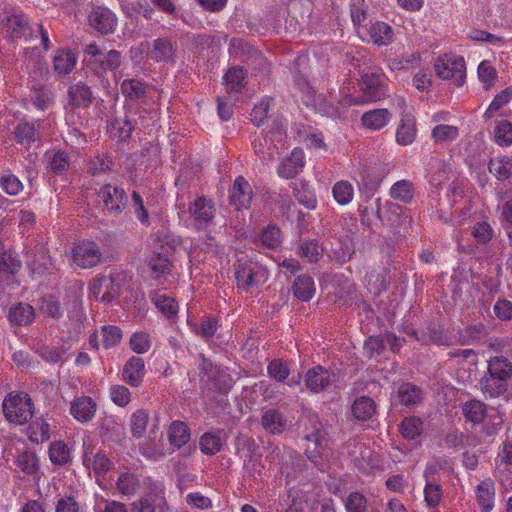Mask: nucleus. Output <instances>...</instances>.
Masks as SVG:
<instances>
[{"instance_id": "33", "label": "nucleus", "mask_w": 512, "mask_h": 512, "mask_svg": "<svg viewBox=\"0 0 512 512\" xmlns=\"http://www.w3.org/2000/svg\"><path fill=\"white\" fill-rule=\"evenodd\" d=\"M281 242L280 229L275 225H268L259 233L256 245L258 247L275 250L281 245Z\"/></svg>"}, {"instance_id": "8", "label": "nucleus", "mask_w": 512, "mask_h": 512, "mask_svg": "<svg viewBox=\"0 0 512 512\" xmlns=\"http://www.w3.org/2000/svg\"><path fill=\"white\" fill-rule=\"evenodd\" d=\"M99 203L110 215H120L128 205V196L125 190L110 183L101 186L97 193Z\"/></svg>"}, {"instance_id": "36", "label": "nucleus", "mask_w": 512, "mask_h": 512, "mask_svg": "<svg viewBox=\"0 0 512 512\" xmlns=\"http://www.w3.org/2000/svg\"><path fill=\"white\" fill-rule=\"evenodd\" d=\"M168 439L171 445L181 448L190 440V429L182 421H173L168 430Z\"/></svg>"}, {"instance_id": "29", "label": "nucleus", "mask_w": 512, "mask_h": 512, "mask_svg": "<svg viewBox=\"0 0 512 512\" xmlns=\"http://www.w3.org/2000/svg\"><path fill=\"white\" fill-rule=\"evenodd\" d=\"M391 114L387 109H375L365 112L361 117L364 127L372 130H380L387 125Z\"/></svg>"}, {"instance_id": "46", "label": "nucleus", "mask_w": 512, "mask_h": 512, "mask_svg": "<svg viewBox=\"0 0 512 512\" xmlns=\"http://www.w3.org/2000/svg\"><path fill=\"white\" fill-rule=\"evenodd\" d=\"M332 194L335 201L340 205H346L353 200L354 188L349 181L341 180L334 184Z\"/></svg>"}, {"instance_id": "45", "label": "nucleus", "mask_w": 512, "mask_h": 512, "mask_svg": "<svg viewBox=\"0 0 512 512\" xmlns=\"http://www.w3.org/2000/svg\"><path fill=\"white\" fill-rule=\"evenodd\" d=\"M28 432L31 441L42 443L50 438V425L43 418H37L29 425Z\"/></svg>"}, {"instance_id": "20", "label": "nucleus", "mask_w": 512, "mask_h": 512, "mask_svg": "<svg viewBox=\"0 0 512 512\" xmlns=\"http://www.w3.org/2000/svg\"><path fill=\"white\" fill-rule=\"evenodd\" d=\"M13 133L16 142L27 148L31 147L32 143L40 141V133L34 122L20 121Z\"/></svg>"}, {"instance_id": "50", "label": "nucleus", "mask_w": 512, "mask_h": 512, "mask_svg": "<svg viewBox=\"0 0 512 512\" xmlns=\"http://www.w3.org/2000/svg\"><path fill=\"white\" fill-rule=\"evenodd\" d=\"M293 194L298 202L304 205L308 209H314L316 207L315 195L308 189V184L304 182L293 184Z\"/></svg>"}, {"instance_id": "62", "label": "nucleus", "mask_w": 512, "mask_h": 512, "mask_svg": "<svg viewBox=\"0 0 512 512\" xmlns=\"http://www.w3.org/2000/svg\"><path fill=\"white\" fill-rule=\"evenodd\" d=\"M272 99L265 97L257 103L251 112V121L256 126H261L264 120L268 117V112L271 106Z\"/></svg>"}, {"instance_id": "4", "label": "nucleus", "mask_w": 512, "mask_h": 512, "mask_svg": "<svg viewBox=\"0 0 512 512\" xmlns=\"http://www.w3.org/2000/svg\"><path fill=\"white\" fill-rule=\"evenodd\" d=\"M361 98L356 103L376 102L387 95L385 75L379 68H368L362 71L359 82Z\"/></svg>"}, {"instance_id": "19", "label": "nucleus", "mask_w": 512, "mask_h": 512, "mask_svg": "<svg viewBox=\"0 0 512 512\" xmlns=\"http://www.w3.org/2000/svg\"><path fill=\"white\" fill-rule=\"evenodd\" d=\"M166 500L159 494H146L130 504L131 512H162Z\"/></svg>"}, {"instance_id": "47", "label": "nucleus", "mask_w": 512, "mask_h": 512, "mask_svg": "<svg viewBox=\"0 0 512 512\" xmlns=\"http://www.w3.org/2000/svg\"><path fill=\"white\" fill-rule=\"evenodd\" d=\"M149 267L153 273L154 278L170 274L172 262L167 255L155 253L149 260Z\"/></svg>"}, {"instance_id": "57", "label": "nucleus", "mask_w": 512, "mask_h": 512, "mask_svg": "<svg viewBox=\"0 0 512 512\" xmlns=\"http://www.w3.org/2000/svg\"><path fill=\"white\" fill-rule=\"evenodd\" d=\"M17 466L26 474H34L38 470V459L32 451H23L17 456Z\"/></svg>"}, {"instance_id": "30", "label": "nucleus", "mask_w": 512, "mask_h": 512, "mask_svg": "<svg viewBox=\"0 0 512 512\" xmlns=\"http://www.w3.org/2000/svg\"><path fill=\"white\" fill-rule=\"evenodd\" d=\"M296 298L301 301L310 300L316 291L314 280L307 274L299 275L292 286Z\"/></svg>"}, {"instance_id": "61", "label": "nucleus", "mask_w": 512, "mask_h": 512, "mask_svg": "<svg viewBox=\"0 0 512 512\" xmlns=\"http://www.w3.org/2000/svg\"><path fill=\"white\" fill-rule=\"evenodd\" d=\"M495 141L500 146H510L512 144V124L508 121H501L495 127Z\"/></svg>"}, {"instance_id": "64", "label": "nucleus", "mask_w": 512, "mask_h": 512, "mask_svg": "<svg viewBox=\"0 0 512 512\" xmlns=\"http://www.w3.org/2000/svg\"><path fill=\"white\" fill-rule=\"evenodd\" d=\"M367 499L359 492H352L348 495L345 501V508L347 512H366Z\"/></svg>"}, {"instance_id": "41", "label": "nucleus", "mask_w": 512, "mask_h": 512, "mask_svg": "<svg viewBox=\"0 0 512 512\" xmlns=\"http://www.w3.org/2000/svg\"><path fill=\"white\" fill-rule=\"evenodd\" d=\"M48 169L56 175H63L70 167V156L66 151L58 150L47 154Z\"/></svg>"}, {"instance_id": "32", "label": "nucleus", "mask_w": 512, "mask_h": 512, "mask_svg": "<svg viewBox=\"0 0 512 512\" xmlns=\"http://www.w3.org/2000/svg\"><path fill=\"white\" fill-rule=\"evenodd\" d=\"M351 410L355 419L367 421L376 413V404L372 398L361 396L354 401Z\"/></svg>"}, {"instance_id": "51", "label": "nucleus", "mask_w": 512, "mask_h": 512, "mask_svg": "<svg viewBox=\"0 0 512 512\" xmlns=\"http://www.w3.org/2000/svg\"><path fill=\"white\" fill-rule=\"evenodd\" d=\"M369 5L365 0H354L350 5L351 19L355 26L364 27L368 20Z\"/></svg>"}, {"instance_id": "12", "label": "nucleus", "mask_w": 512, "mask_h": 512, "mask_svg": "<svg viewBox=\"0 0 512 512\" xmlns=\"http://www.w3.org/2000/svg\"><path fill=\"white\" fill-rule=\"evenodd\" d=\"M333 381V374L320 365L310 368L304 378L306 388L312 393L325 391L332 385Z\"/></svg>"}, {"instance_id": "13", "label": "nucleus", "mask_w": 512, "mask_h": 512, "mask_svg": "<svg viewBox=\"0 0 512 512\" xmlns=\"http://www.w3.org/2000/svg\"><path fill=\"white\" fill-rule=\"evenodd\" d=\"M304 152L301 148L292 150L288 157L283 158L278 166V175L285 179L296 177L304 168Z\"/></svg>"}, {"instance_id": "26", "label": "nucleus", "mask_w": 512, "mask_h": 512, "mask_svg": "<svg viewBox=\"0 0 512 512\" xmlns=\"http://www.w3.org/2000/svg\"><path fill=\"white\" fill-rule=\"evenodd\" d=\"M77 63V56L68 49L57 50L53 58L54 71L67 75L73 71Z\"/></svg>"}, {"instance_id": "7", "label": "nucleus", "mask_w": 512, "mask_h": 512, "mask_svg": "<svg viewBox=\"0 0 512 512\" xmlns=\"http://www.w3.org/2000/svg\"><path fill=\"white\" fill-rule=\"evenodd\" d=\"M434 69L438 77L451 80L457 86L463 85L466 75V65L463 57L445 54L437 58Z\"/></svg>"}, {"instance_id": "44", "label": "nucleus", "mask_w": 512, "mask_h": 512, "mask_svg": "<svg viewBox=\"0 0 512 512\" xmlns=\"http://www.w3.org/2000/svg\"><path fill=\"white\" fill-rule=\"evenodd\" d=\"M369 35L375 44L387 45L393 39V30L387 23L376 22L370 27Z\"/></svg>"}, {"instance_id": "18", "label": "nucleus", "mask_w": 512, "mask_h": 512, "mask_svg": "<svg viewBox=\"0 0 512 512\" xmlns=\"http://www.w3.org/2000/svg\"><path fill=\"white\" fill-rule=\"evenodd\" d=\"M145 375V364L142 358L133 356L124 365L123 380L132 387H138Z\"/></svg>"}, {"instance_id": "39", "label": "nucleus", "mask_w": 512, "mask_h": 512, "mask_svg": "<svg viewBox=\"0 0 512 512\" xmlns=\"http://www.w3.org/2000/svg\"><path fill=\"white\" fill-rule=\"evenodd\" d=\"M151 299L165 317L172 318L177 315L179 306L174 298L154 292Z\"/></svg>"}, {"instance_id": "14", "label": "nucleus", "mask_w": 512, "mask_h": 512, "mask_svg": "<svg viewBox=\"0 0 512 512\" xmlns=\"http://www.w3.org/2000/svg\"><path fill=\"white\" fill-rule=\"evenodd\" d=\"M496 485L491 478L481 481L475 488V501L481 512H491L495 506Z\"/></svg>"}, {"instance_id": "27", "label": "nucleus", "mask_w": 512, "mask_h": 512, "mask_svg": "<svg viewBox=\"0 0 512 512\" xmlns=\"http://www.w3.org/2000/svg\"><path fill=\"white\" fill-rule=\"evenodd\" d=\"M148 88L147 83L134 78L124 79L120 86L123 96L131 101L144 98L147 95Z\"/></svg>"}, {"instance_id": "37", "label": "nucleus", "mask_w": 512, "mask_h": 512, "mask_svg": "<svg viewBox=\"0 0 512 512\" xmlns=\"http://www.w3.org/2000/svg\"><path fill=\"white\" fill-rule=\"evenodd\" d=\"M462 413L467 421L479 424L487 416V408L486 405L479 400H470L463 404Z\"/></svg>"}, {"instance_id": "1", "label": "nucleus", "mask_w": 512, "mask_h": 512, "mask_svg": "<svg viewBox=\"0 0 512 512\" xmlns=\"http://www.w3.org/2000/svg\"><path fill=\"white\" fill-rule=\"evenodd\" d=\"M303 421V440L306 441L305 454L311 462L317 463L327 445L328 432L316 414L306 415Z\"/></svg>"}, {"instance_id": "24", "label": "nucleus", "mask_w": 512, "mask_h": 512, "mask_svg": "<svg viewBox=\"0 0 512 512\" xmlns=\"http://www.w3.org/2000/svg\"><path fill=\"white\" fill-rule=\"evenodd\" d=\"M35 318L34 308L28 303L19 302L10 307L8 319L12 325L27 326Z\"/></svg>"}, {"instance_id": "17", "label": "nucleus", "mask_w": 512, "mask_h": 512, "mask_svg": "<svg viewBox=\"0 0 512 512\" xmlns=\"http://www.w3.org/2000/svg\"><path fill=\"white\" fill-rule=\"evenodd\" d=\"M176 48L168 38H158L152 42L147 57L156 62H173Z\"/></svg>"}, {"instance_id": "34", "label": "nucleus", "mask_w": 512, "mask_h": 512, "mask_svg": "<svg viewBox=\"0 0 512 512\" xmlns=\"http://www.w3.org/2000/svg\"><path fill=\"white\" fill-rule=\"evenodd\" d=\"M247 72L242 67H232L224 75L226 90L229 93H239L245 87Z\"/></svg>"}, {"instance_id": "48", "label": "nucleus", "mask_w": 512, "mask_h": 512, "mask_svg": "<svg viewBox=\"0 0 512 512\" xmlns=\"http://www.w3.org/2000/svg\"><path fill=\"white\" fill-rule=\"evenodd\" d=\"M134 130L133 124L125 118H116L114 119L110 126L109 132L111 136L118 138L121 141H125L130 138L132 132Z\"/></svg>"}, {"instance_id": "49", "label": "nucleus", "mask_w": 512, "mask_h": 512, "mask_svg": "<svg viewBox=\"0 0 512 512\" xmlns=\"http://www.w3.org/2000/svg\"><path fill=\"white\" fill-rule=\"evenodd\" d=\"M423 422L420 418L411 416L400 424V432L405 439L414 440L422 433Z\"/></svg>"}, {"instance_id": "43", "label": "nucleus", "mask_w": 512, "mask_h": 512, "mask_svg": "<svg viewBox=\"0 0 512 512\" xmlns=\"http://www.w3.org/2000/svg\"><path fill=\"white\" fill-rule=\"evenodd\" d=\"M0 188L9 196H17L23 191L24 185L10 170H4L0 175Z\"/></svg>"}, {"instance_id": "10", "label": "nucleus", "mask_w": 512, "mask_h": 512, "mask_svg": "<svg viewBox=\"0 0 512 512\" xmlns=\"http://www.w3.org/2000/svg\"><path fill=\"white\" fill-rule=\"evenodd\" d=\"M188 212L198 229H206L212 223L216 209L210 198L200 196L190 203Z\"/></svg>"}, {"instance_id": "54", "label": "nucleus", "mask_w": 512, "mask_h": 512, "mask_svg": "<svg viewBox=\"0 0 512 512\" xmlns=\"http://www.w3.org/2000/svg\"><path fill=\"white\" fill-rule=\"evenodd\" d=\"M149 420V413L144 409L136 410L130 420L132 435L136 438L143 436Z\"/></svg>"}, {"instance_id": "63", "label": "nucleus", "mask_w": 512, "mask_h": 512, "mask_svg": "<svg viewBox=\"0 0 512 512\" xmlns=\"http://www.w3.org/2000/svg\"><path fill=\"white\" fill-rule=\"evenodd\" d=\"M478 76L483 83L484 88L489 90L493 86V82L497 77L496 69L489 61H482L478 66Z\"/></svg>"}, {"instance_id": "21", "label": "nucleus", "mask_w": 512, "mask_h": 512, "mask_svg": "<svg viewBox=\"0 0 512 512\" xmlns=\"http://www.w3.org/2000/svg\"><path fill=\"white\" fill-rule=\"evenodd\" d=\"M397 398L401 405L413 408L421 403L423 390L413 383H402L398 387Z\"/></svg>"}, {"instance_id": "59", "label": "nucleus", "mask_w": 512, "mask_h": 512, "mask_svg": "<svg viewBox=\"0 0 512 512\" xmlns=\"http://www.w3.org/2000/svg\"><path fill=\"white\" fill-rule=\"evenodd\" d=\"M390 194L394 199L408 203L413 197L412 184L407 180L398 181L391 187Z\"/></svg>"}, {"instance_id": "5", "label": "nucleus", "mask_w": 512, "mask_h": 512, "mask_svg": "<svg viewBox=\"0 0 512 512\" xmlns=\"http://www.w3.org/2000/svg\"><path fill=\"white\" fill-rule=\"evenodd\" d=\"M3 412L10 423L24 425L32 419L34 405L26 393L9 394L3 401Z\"/></svg>"}, {"instance_id": "52", "label": "nucleus", "mask_w": 512, "mask_h": 512, "mask_svg": "<svg viewBox=\"0 0 512 512\" xmlns=\"http://www.w3.org/2000/svg\"><path fill=\"white\" fill-rule=\"evenodd\" d=\"M199 447L202 453L214 455L221 450L222 441L216 433L206 432L200 437Z\"/></svg>"}, {"instance_id": "25", "label": "nucleus", "mask_w": 512, "mask_h": 512, "mask_svg": "<svg viewBox=\"0 0 512 512\" xmlns=\"http://www.w3.org/2000/svg\"><path fill=\"white\" fill-rule=\"evenodd\" d=\"M96 404L90 397H80L74 400L70 407V412L75 419L80 422L90 421L95 414Z\"/></svg>"}, {"instance_id": "28", "label": "nucleus", "mask_w": 512, "mask_h": 512, "mask_svg": "<svg viewBox=\"0 0 512 512\" xmlns=\"http://www.w3.org/2000/svg\"><path fill=\"white\" fill-rule=\"evenodd\" d=\"M140 488L139 476L130 472L121 473L116 481V489L123 497L134 496Z\"/></svg>"}, {"instance_id": "35", "label": "nucleus", "mask_w": 512, "mask_h": 512, "mask_svg": "<svg viewBox=\"0 0 512 512\" xmlns=\"http://www.w3.org/2000/svg\"><path fill=\"white\" fill-rule=\"evenodd\" d=\"M488 170L499 181H505L512 175V159L508 156L492 158L488 163Z\"/></svg>"}, {"instance_id": "60", "label": "nucleus", "mask_w": 512, "mask_h": 512, "mask_svg": "<svg viewBox=\"0 0 512 512\" xmlns=\"http://www.w3.org/2000/svg\"><path fill=\"white\" fill-rule=\"evenodd\" d=\"M298 255L310 263L317 262L322 255V249L315 241H305L298 248Z\"/></svg>"}, {"instance_id": "58", "label": "nucleus", "mask_w": 512, "mask_h": 512, "mask_svg": "<svg viewBox=\"0 0 512 512\" xmlns=\"http://www.w3.org/2000/svg\"><path fill=\"white\" fill-rule=\"evenodd\" d=\"M512 99V88H506L495 96L489 107L484 113L485 118H492L494 114L499 111Z\"/></svg>"}, {"instance_id": "9", "label": "nucleus", "mask_w": 512, "mask_h": 512, "mask_svg": "<svg viewBox=\"0 0 512 512\" xmlns=\"http://www.w3.org/2000/svg\"><path fill=\"white\" fill-rule=\"evenodd\" d=\"M72 259L78 267L88 269L101 262L102 253L95 242L82 240L73 247Z\"/></svg>"}, {"instance_id": "31", "label": "nucleus", "mask_w": 512, "mask_h": 512, "mask_svg": "<svg viewBox=\"0 0 512 512\" xmlns=\"http://www.w3.org/2000/svg\"><path fill=\"white\" fill-rule=\"evenodd\" d=\"M488 374L499 380L509 381L512 376V364L503 356L492 357L488 362Z\"/></svg>"}, {"instance_id": "53", "label": "nucleus", "mask_w": 512, "mask_h": 512, "mask_svg": "<svg viewBox=\"0 0 512 512\" xmlns=\"http://www.w3.org/2000/svg\"><path fill=\"white\" fill-rule=\"evenodd\" d=\"M459 136V129L453 125L440 124L432 129V138L436 143L452 142Z\"/></svg>"}, {"instance_id": "56", "label": "nucleus", "mask_w": 512, "mask_h": 512, "mask_svg": "<svg viewBox=\"0 0 512 512\" xmlns=\"http://www.w3.org/2000/svg\"><path fill=\"white\" fill-rule=\"evenodd\" d=\"M416 136L415 125L410 120H402L396 132L398 144L406 146L411 144Z\"/></svg>"}, {"instance_id": "16", "label": "nucleus", "mask_w": 512, "mask_h": 512, "mask_svg": "<svg viewBox=\"0 0 512 512\" xmlns=\"http://www.w3.org/2000/svg\"><path fill=\"white\" fill-rule=\"evenodd\" d=\"M93 102V93L91 88L83 83L73 84L68 89V104L73 108L86 109Z\"/></svg>"}, {"instance_id": "40", "label": "nucleus", "mask_w": 512, "mask_h": 512, "mask_svg": "<svg viewBox=\"0 0 512 512\" xmlns=\"http://www.w3.org/2000/svg\"><path fill=\"white\" fill-rule=\"evenodd\" d=\"M481 390L490 397H499L503 395L508 388V381L499 380L491 375H486L481 379Z\"/></svg>"}, {"instance_id": "22", "label": "nucleus", "mask_w": 512, "mask_h": 512, "mask_svg": "<svg viewBox=\"0 0 512 512\" xmlns=\"http://www.w3.org/2000/svg\"><path fill=\"white\" fill-rule=\"evenodd\" d=\"M262 427L271 434H281L287 426L284 415L275 408L267 409L261 416Z\"/></svg>"}, {"instance_id": "3", "label": "nucleus", "mask_w": 512, "mask_h": 512, "mask_svg": "<svg viewBox=\"0 0 512 512\" xmlns=\"http://www.w3.org/2000/svg\"><path fill=\"white\" fill-rule=\"evenodd\" d=\"M84 54L90 57L87 66L99 76L116 70L122 64L121 52L114 49L107 51L95 42L86 45Z\"/></svg>"}, {"instance_id": "55", "label": "nucleus", "mask_w": 512, "mask_h": 512, "mask_svg": "<svg viewBox=\"0 0 512 512\" xmlns=\"http://www.w3.org/2000/svg\"><path fill=\"white\" fill-rule=\"evenodd\" d=\"M267 373L269 377L275 381L283 382L288 378L290 369L285 361L281 359H273L267 366Z\"/></svg>"}, {"instance_id": "6", "label": "nucleus", "mask_w": 512, "mask_h": 512, "mask_svg": "<svg viewBox=\"0 0 512 512\" xmlns=\"http://www.w3.org/2000/svg\"><path fill=\"white\" fill-rule=\"evenodd\" d=\"M126 284V275L112 273L93 279L90 284V294L102 302H111L119 297L123 286Z\"/></svg>"}, {"instance_id": "42", "label": "nucleus", "mask_w": 512, "mask_h": 512, "mask_svg": "<svg viewBox=\"0 0 512 512\" xmlns=\"http://www.w3.org/2000/svg\"><path fill=\"white\" fill-rule=\"evenodd\" d=\"M30 100L40 110H47L53 103V96L48 87L44 85L33 86Z\"/></svg>"}, {"instance_id": "15", "label": "nucleus", "mask_w": 512, "mask_h": 512, "mask_svg": "<svg viewBox=\"0 0 512 512\" xmlns=\"http://www.w3.org/2000/svg\"><path fill=\"white\" fill-rule=\"evenodd\" d=\"M89 23L98 32L109 34L114 32L117 19L109 9L98 7L90 14Z\"/></svg>"}, {"instance_id": "11", "label": "nucleus", "mask_w": 512, "mask_h": 512, "mask_svg": "<svg viewBox=\"0 0 512 512\" xmlns=\"http://www.w3.org/2000/svg\"><path fill=\"white\" fill-rule=\"evenodd\" d=\"M253 199V190L250 183L238 176L230 189V204L237 210L248 209Z\"/></svg>"}, {"instance_id": "2", "label": "nucleus", "mask_w": 512, "mask_h": 512, "mask_svg": "<svg viewBox=\"0 0 512 512\" xmlns=\"http://www.w3.org/2000/svg\"><path fill=\"white\" fill-rule=\"evenodd\" d=\"M235 279L238 288L249 292L268 279V271L264 266L248 257H242L235 264Z\"/></svg>"}, {"instance_id": "38", "label": "nucleus", "mask_w": 512, "mask_h": 512, "mask_svg": "<svg viewBox=\"0 0 512 512\" xmlns=\"http://www.w3.org/2000/svg\"><path fill=\"white\" fill-rule=\"evenodd\" d=\"M49 458L54 465L64 466L72 461L70 449L63 441H54L49 446Z\"/></svg>"}, {"instance_id": "23", "label": "nucleus", "mask_w": 512, "mask_h": 512, "mask_svg": "<svg viewBox=\"0 0 512 512\" xmlns=\"http://www.w3.org/2000/svg\"><path fill=\"white\" fill-rule=\"evenodd\" d=\"M6 37L15 41L26 36L30 30L28 21L23 15H11L3 24Z\"/></svg>"}]
</instances>
